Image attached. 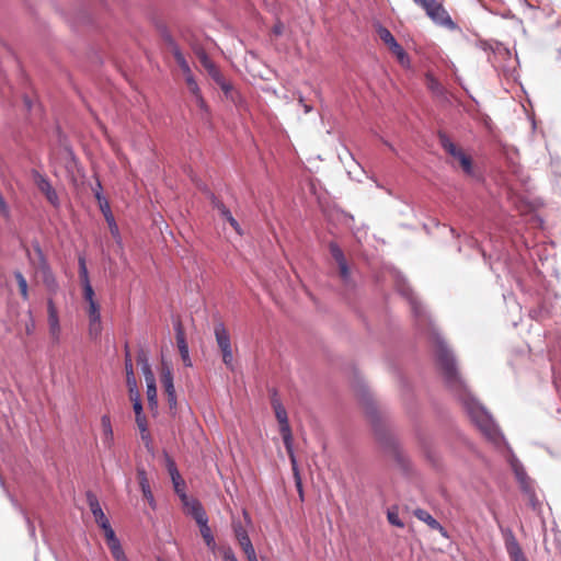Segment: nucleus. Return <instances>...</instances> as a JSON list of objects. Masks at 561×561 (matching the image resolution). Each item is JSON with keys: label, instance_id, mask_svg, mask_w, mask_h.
I'll return each instance as SVG.
<instances>
[{"label": "nucleus", "instance_id": "nucleus-36", "mask_svg": "<svg viewBox=\"0 0 561 561\" xmlns=\"http://www.w3.org/2000/svg\"><path fill=\"white\" fill-rule=\"evenodd\" d=\"M171 480H172L175 493L182 500V494H186L185 493V482H184V480L182 479L181 474H179L178 479L175 477H173V478H171Z\"/></svg>", "mask_w": 561, "mask_h": 561}, {"label": "nucleus", "instance_id": "nucleus-56", "mask_svg": "<svg viewBox=\"0 0 561 561\" xmlns=\"http://www.w3.org/2000/svg\"><path fill=\"white\" fill-rule=\"evenodd\" d=\"M299 103L302 104L305 113H309L312 111V107L310 105L304 103V98L301 95L299 96Z\"/></svg>", "mask_w": 561, "mask_h": 561}, {"label": "nucleus", "instance_id": "nucleus-28", "mask_svg": "<svg viewBox=\"0 0 561 561\" xmlns=\"http://www.w3.org/2000/svg\"><path fill=\"white\" fill-rule=\"evenodd\" d=\"M78 264H79L80 282H81V285L84 286V285H87V283H90L85 257L80 255L78 259Z\"/></svg>", "mask_w": 561, "mask_h": 561}, {"label": "nucleus", "instance_id": "nucleus-25", "mask_svg": "<svg viewBox=\"0 0 561 561\" xmlns=\"http://www.w3.org/2000/svg\"><path fill=\"white\" fill-rule=\"evenodd\" d=\"M232 529L239 545L251 542L247 529L243 527L240 520H232Z\"/></svg>", "mask_w": 561, "mask_h": 561}, {"label": "nucleus", "instance_id": "nucleus-38", "mask_svg": "<svg viewBox=\"0 0 561 561\" xmlns=\"http://www.w3.org/2000/svg\"><path fill=\"white\" fill-rule=\"evenodd\" d=\"M387 518H388V522L396 526V527H399V528H403L404 527V524L403 522L400 519L399 517V514L397 511H393V510H389L388 513H387Z\"/></svg>", "mask_w": 561, "mask_h": 561}, {"label": "nucleus", "instance_id": "nucleus-34", "mask_svg": "<svg viewBox=\"0 0 561 561\" xmlns=\"http://www.w3.org/2000/svg\"><path fill=\"white\" fill-rule=\"evenodd\" d=\"M193 98H194V101H195L197 107L201 111L202 118L203 119L207 118V116H208V106H207V104H206L202 93H199V94H197V95H195Z\"/></svg>", "mask_w": 561, "mask_h": 561}, {"label": "nucleus", "instance_id": "nucleus-22", "mask_svg": "<svg viewBox=\"0 0 561 561\" xmlns=\"http://www.w3.org/2000/svg\"><path fill=\"white\" fill-rule=\"evenodd\" d=\"M137 360L141 368V373L144 375L146 383H151L152 381H156L149 359L144 351L139 352Z\"/></svg>", "mask_w": 561, "mask_h": 561}, {"label": "nucleus", "instance_id": "nucleus-48", "mask_svg": "<svg viewBox=\"0 0 561 561\" xmlns=\"http://www.w3.org/2000/svg\"><path fill=\"white\" fill-rule=\"evenodd\" d=\"M136 416V423L138 425V428L141 433H145L147 431V422L146 416L144 414L135 415Z\"/></svg>", "mask_w": 561, "mask_h": 561}, {"label": "nucleus", "instance_id": "nucleus-61", "mask_svg": "<svg viewBox=\"0 0 561 561\" xmlns=\"http://www.w3.org/2000/svg\"><path fill=\"white\" fill-rule=\"evenodd\" d=\"M25 104H26V106H27L28 108L31 107V104H30L28 100H25Z\"/></svg>", "mask_w": 561, "mask_h": 561}, {"label": "nucleus", "instance_id": "nucleus-2", "mask_svg": "<svg viewBox=\"0 0 561 561\" xmlns=\"http://www.w3.org/2000/svg\"><path fill=\"white\" fill-rule=\"evenodd\" d=\"M278 424H279V433L282 435L284 446H285L288 457L290 459L293 471H294V474L297 480L298 491H299L300 495H302L301 482H300V478H299V473H298V465H297V459H296V455L294 451L293 433H291L289 422H288V420H284V421L278 422Z\"/></svg>", "mask_w": 561, "mask_h": 561}, {"label": "nucleus", "instance_id": "nucleus-17", "mask_svg": "<svg viewBox=\"0 0 561 561\" xmlns=\"http://www.w3.org/2000/svg\"><path fill=\"white\" fill-rule=\"evenodd\" d=\"M137 477H138L139 485H140L144 496L148 500L149 505L151 507H154L156 506L154 497L151 492L150 484H149V481H148V478H147V474H146V471L144 468L137 469Z\"/></svg>", "mask_w": 561, "mask_h": 561}, {"label": "nucleus", "instance_id": "nucleus-5", "mask_svg": "<svg viewBox=\"0 0 561 561\" xmlns=\"http://www.w3.org/2000/svg\"><path fill=\"white\" fill-rule=\"evenodd\" d=\"M34 250L38 257V270L41 272L43 283L49 294L55 295L59 289V284L54 273L51 272V268L49 267L41 247L36 244Z\"/></svg>", "mask_w": 561, "mask_h": 561}, {"label": "nucleus", "instance_id": "nucleus-47", "mask_svg": "<svg viewBox=\"0 0 561 561\" xmlns=\"http://www.w3.org/2000/svg\"><path fill=\"white\" fill-rule=\"evenodd\" d=\"M206 70L214 81L218 80L219 77L222 76L221 72L219 71V69L215 66V64L207 67Z\"/></svg>", "mask_w": 561, "mask_h": 561}, {"label": "nucleus", "instance_id": "nucleus-16", "mask_svg": "<svg viewBox=\"0 0 561 561\" xmlns=\"http://www.w3.org/2000/svg\"><path fill=\"white\" fill-rule=\"evenodd\" d=\"M175 331H176V344L179 347V352L181 354V358H182L183 363L185 364V366H192V362H191L190 354H188V346L186 344L185 336H184V333H183V330H182V327L180 323H178L175 325Z\"/></svg>", "mask_w": 561, "mask_h": 561}, {"label": "nucleus", "instance_id": "nucleus-59", "mask_svg": "<svg viewBox=\"0 0 561 561\" xmlns=\"http://www.w3.org/2000/svg\"><path fill=\"white\" fill-rule=\"evenodd\" d=\"M383 144H385L386 146H388L390 150H392L393 152H397V151H396V149H394V147H393L391 144H389V142H388V141H386V140L383 141Z\"/></svg>", "mask_w": 561, "mask_h": 561}, {"label": "nucleus", "instance_id": "nucleus-7", "mask_svg": "<svg viewBox=\"0 0 561 561\" xmlns=\"http://www.w3.org/2000/svg\"><path fill=\"white\" fill-rule=\"evenodd\" d=\"M504 545L511 561H528L525 557L515 535L508 528L502 529Z\"/></svg>", "mask_w": 561, "mask_h": 561}, {"label": "nucleus", "instance_id": "nucleus-4", "mask_svg": "<svg viewBox=\"0 0 561 561\" xmlns=\"http://www.w3.org/2000/svg\"><path fill=\"white\" fill-rule=\"evenodd\" d=\"M377 33L381 41L389 47L392 54L397 57L401 66L405 68L410 67V58L408 54L404 51L402 46L397 42L391 32L388 28L380 25L377 30Z\"/></svg>", "mask_w": 561, "mask_h": 561}, {"label": "nucleus", "instance_id": "nucleus-23", "mask_svg": "<svg viewBox=\"0 0 561 561\" xmlns=\"http://www.w3.org/2000/svg\"><path fill=\"white\" fill-rule=\"evenodd\" d=\"M385 449L386 451L394 458L399 463L404 462V456L403 453L398 444V442L393 438H387L385 440Z\"/></svg>", "mask_w": 561, "mask_h": 561}, {"label": "nucleus", "instance_id": "nucleus-41", "mask_svg": "<svg viewBox=\"0 0 561 561\" xmlns=\"http://www.w3.org/2000/svg\"><path fill=\"white\" fill-rule=\"evenodd\" d=\"M94 197L99 203V207L103 205V203H108V201L105 198V196L102 193V184L99 180H96L95 187H93Z\"/></svg>", "mask_w": 561, "mask_h": 561}, {"label": "nucleus", "instance_id": "nucleus-62", "mask_svg": "<svg viewBox=\"0 0 561 561\" xmlns=\"http://www.w3.org/2000/svg\"><path fill=\"white\" fill-rule=\"evenodd\" d=\"M243 515H244V517H245L247 519L249 518V516H248V513H247V512H243Z\"/></svg>", "mask_w": 561, "mask_h": 561}, {"label": "nucleus", "instance_id": "nucleus-20", "mask_svg": "<svg viewBox=\"0 0 561 561\" xmlns=\"http://www.w3.org/2000/svg\"><path fill=\"white\" fill-rule=\"evenodd\" d=\"M197 525L199 527L201 535H202L206 546L208 547V549L211 552H215L216 548H217V545H216L213 531H211V529H210V527L208 525V518L205 519L204 522L197 523Z\"/></svg>", "mask_w": 561, "mask_h": 561}, {"label": "nucleus", "instance_id": "nucleus-26", "mask_svg": "<svg viewBox=\"0 0 561 561\" xmlns=\"http://www.w3.org/2000/svg\"><path fill=\"white\" fill-rule=\"evenodd\" d=\"M272 407L277 422L288 420L286 409L277 398L272 399Z\"/></svg>", "mask_w": 561, "mask_h": 561}, {"label": "nucleus", "instance_id": "nucleus-3", "mask_svg": "<svg viewBox=\"0 0 561 561\" xmlns=\"http://www.w3.org/2000/svg\"><path fill=\"white\" fill-rule=\"evenodd\" d=\"M214 334L217 345L222 353V362L228 368L233 367V354L229 333L227 332L224 323H217L214 328Z\"/></svg>", "mask_w": 561, "mask_h": 561}, {"label": "nucleus", "instance_id": "nucleus-43", "mask_svg": "<svg viewBox=\"0 0 561 561\" xmlns=\"http://www.w3.org/2000/svg\"><path fill=\"white\" fill-rule=\"evenodd\" d=\"M89 320L101 319L100 306L98 302H91L88 308Z\"/></svg>", "mask_w": 561, "mask_h": 561}, {"label": "nucleus", "instance_id": "nucleus-60", "mask_svg": "<svg viewBox=\"0 0 561 561\" xmlns=\"http://www.w3.org/2000/svg\"><path fill=\"white\" fill-rule=\"evenodd\" d=\"M557 60L561 62V47L557 51Z\"/></svg>", "mask_w": 561, "mask_h": 561}, {"label": "nucleus", "instance_id": "nucleus-19", "mask_svg": "<svg viewBox=\"0 0 561 561\" xmlns=\"http://www.w3.org/2000/svg\"><path fill=\"white\" fill-rule=\"evenodd\" d=\"M101 213L103 214L107 225H108V228H110V231L112 233V236L114 238H119V230H118V226L115 221V218H114V215L111 210V206H110V203H103V205H101V207H99Z\"/></svg>", "mask_w": 561, "mask_h": 561}, {"label": "nucleus", "instance_id": "nucleus-6", "mask_svg": "<svg viewBox=\"0 0 561 561\" xmlns=\"http://www.w3.org/2000/svg\"><path fill=\"white\" fill-rule=\"evenodd\" d=\"M32 178L37 188L46 196L47 201L55 207L59 206V197L47 176L36 170L32 171Z\"/></svg>", "mask_w": 561, "mask_h": 561}, {"label": "nucleus", "instance_id": "nucleus-49", "mask_svg": "<svg viewBox=\"0 0 561 561\" xmlns=\"http://www.w3.org/2000/svg\"><path fill=\"white\" fill-rule=\"evenodd\" d=\"M222 559H224V561H238V559L231 548H226L222 551Z\"/></svg>", "mask_w": 561, "mask_h": 561}, {"label": "nucleus", "instance_id": "nucleus-27", "mask_svg": "<svg viewBox=\"0 0 561 561\" xmlns=\"http://www.w3.org/2000/svg\"><path fill=\"white\" fill-rule=\"evenodd\" d=\"M146 386L148 405L150 409H156L158 407L156 381H152L151 383H146Z\"/></svg>", "mask_w": 561, "mask_h": 561}, {"label": "nucleus", "instance_id": "nucleus-58", "mask_svg": "<svg viewBox=\"0 0 561 561\" xmlns=\"http://www.w3.org/2000/svg\"><path fill=\"white\" fill-rule=\"evenodd\" d=\"M215 82H216L219 87H222V85L225 84V82H227V81H226V80H225V78L221 76V77H219V79H218V80H216Z\"/></svg>", "mask_w": 561, "mask_h": 561}, {"label": "nucleus", "instance_id": "nucleus-50", "mask_svg": "<svg viewBox=\"0 0 561 561\" xmlns=\"http://www.w3.org/2000/svg\"><path fill=\"white\" fill-rule=\"evenodd\" d=\"M128 387V391H129V396H130V400L134 402L135 399H140V394H139V391H138V388H137V380L135 381V386H127Z\"/></svg>", "mask_w": 561, "mask_h": 561}, {"label": "nucleus", "instance_id": "nucleus-11", "mask_svg": "<svg viewBox=\"0 0 561 561\" xmlns=\"http://www.w3.org/2000/svg\"><path fill=\"white\" fill-rule=\"evenodd\" d=\"M332 257L336 261L341 278L347 283L351 278L350 268L342 249L334 242L329 245Z\"/></svg>", "mask_w": 561, "mask_h": 561}, {"label": "nucleus", "instance_id": "nucleus-55", "mask_svg": "<svg viewBox=\"0 0 561 561\" xmlns=\"http://www.w3.org/2000/svg\"><path fill=\"white\" fill-rule=\"evenodd\" d=\"M283 30H284V25L282 23H277L273 27V33L275 35H280L283 33Z\"/></svg>", "mask_w": 561, "mask_h": 561}, {"label": "nucleus", "instance_id": "nucleus-32", "mask_svg": "<svg viewBox=\"0 0 561 561\" xmlns=\"http://www.w3.org/2000/svg\"><path fill=\"white\" fill-rule=\"evenodd\" d=\"M458 161L466 174L471 175L473 173L472 161L469 156L463 153L458 158Z\"/></svg>", "mask_w": 561, "mask_h": 561}, {"label": "nucleus", "instance_id": "nucleus-21", "mask_svg": "<svg viewBox=\"0 0 561 561\" xmlns=\"http://www.w3.org/2000/svg\"><path fill=\"white\" fill-rule=\"evenodd\" d=\"M170 45H171V50L174 56V59H175L176 64L179 65V67L181 68V70L183 71L185 78L190 75H193L192 70L190 68V65L186 61L182 51L180 50L179 46L172 39H170Z\"/></svg>", "mask_w": 561, "mask_h": 561}, {"label": "nucleus", "instance_id": "nucleus-29", "mask_svg": "<svg viewBox=\"0 0 561 561\" xmlns=\"http://www.w3.org/2000/svg\"><path fill=\"white\" fill-rule=\"evenodd\" d=\"M100 528L104 531V536L108 547L119 542V539L116 537L115 531L110 523Z\"/></svg>", "mask_w": 561, "mask_h": 561}, {"label": "nucleus", "instance_id": "nucleus-40", "mask_svg": "<svg viewBox=\"0 0 561 561\" xmlns=\"http://www.w3.org/2000/svg\"><path fill=\"white\" fill-rule=\"evenodd\" d=\"M165 466H167L170 477L171 478L175 477L178 479L180 472L176 468V465H175L174 460L167 454H165Z\"/></svg>", "mask_w": 561, "mask_h": 561}, {"label": "nucleus", "instance_id": "nucleus-8", "mask_svg": "<svg viewBox=\"0 0 561 561\" xmlns=\"http://www.w3.org/2000/svg\"><path fill=\"white\" fill-rule=\"evenodd\" d=\"M425 12L436 24L450 30L456 28V24L453 22L447 11L437 1H435L433 5H431V9H427Z\"/></svg>", "mask_w": 561, "mask_h": 561}, {"label": "nucleus", "instance_id": "nucleus-13", "mask_svg": "<svg viewBox=\"0 0 561 561\" xmlns=\"http://www.w3.org/2000/svg\"><path fill=\"white\" fill-rule=\"evenodd\" d=\"M87 501H88V505H89L90 511L94 517L95 523L100 527L108 524L110 520L106 517V515L104 514V512L101 507V504H100L96 495L93 492H91V491L87 492Z\"/></svg>", "mask_w": 561, "mask_h": 561}, {"label": "nucleus", "instance_id": "nucleus-52", "mask_svg": "<svg viewBox=\"0 0 561 561\" xmlns=\"http://www.w3.org/2000/svg\"><path fill=\"white\" fill-rule=\"evenodd\" d=\"M133 409H134L135 415L144 414L142 404H141L140 399H135V401L133 402Z\"/></svg>", "mask_w": 561, "mask_h": 561}, {"label": "nucleus", "instance_id": "nucleus-12", "mask_svg": "<svg viewBox=\"0 0 561 561\" xmlns=\"http://www.w3.org/2000/svg\"><path fill=\"white\" fill-rule=\"evenodd\" d=\"M47 312H48V324H49V332L50 335L54 337V340L59 342L60 339V323L58 318V311L55 306L53 297H49L47 299Z\"/></svg>", "mask_w": 561, "mask_h": 561}, {"label": "nucleus", "instance_id": "nucleus-39", "mask_svg": "<svg viewBox=\"0 0 561 561\" xmlns=\"http://www.w3.org/2000/svg\"><path fill=\"white\" fill-rule=\"evenodd\" d=\"M185 81H186V84H187V87H188V90H190V92H191V94H192L193 96H195V95H197V94L202 93V92H201V89H199V87H198V84H197V82H196V80H195V78H194V76H193V75L187 76V77L185 78Z\"/></svg>", "mask_w": 561, "mask_h": 561}, {"label": "nucleus", "instance_id": "nucleus-46", "mask_svg": "<svg viewBox=\"0 0 561 561\" xmlns=\"http://www.w3.org/2000/svg\"><path fill=\"white\" fill-rule=\"evenodd\" d=\"M196 55L205 69L214 64L203 49L197 50Z\"/></svg>", "mask_w": 561, "mask_h": 561}, {"label": "nucleus", "instance_id": "nucleus-42", "mask_svg": "<svg viewBox=\"0 0 561 561\" xmlns=\"http://www.w3.org/2000/svg\"><path fill=\"white\" fill-rule=\"evenodd\" d=\"M240 547L247 556L248 561H254L257 558L252 542L241 545Z\"/></svg>", "mask_w": 561, "mask_h": 561}, {"label": "nucleus", "instance_id": "nucleus-54", "mask_svg": "<svg viewBox=\"0 0 561 561\" xmlns=\"http://www.w3.org/2000/svg\"><path fill=\"white\" fill-rule=\"evenodd\" d=\"M226 220L231 225V227L238 232V233H241L240 231V225L238 224V221L234 219V217L231 215H229Z\"/></svg>", "mask_w": 561, "mask_h": 561}, {"label": "nucleus", "instance_id": "nucleus-1", "mask_svg": "<svg viewBox=\"0 0 561 561\" xmlns=\"http://www.w3.org/2000/svg\"><path fill=\"white\" fill-rule=\"evenodd\" d=\"M399 293L404 296L410 306L412 313L415 318L416 327L426 332L428 339L434 345V353L436 362L443 373L447 387L455 393V396L462 403L468 416L472 423L479 428L482 435L496 448L504 447L507 450V461L518 481L522 491L528 497L530 505L535 508L538 504L533 481L527 476L524 466L513 454L505 437L501 433L499 426L494 422L491 414L471 394L465 381L459 375L456 366V360L453 352L447 346L445 340L439 334L434 325L426 308L413 294L404 280H398L397 284Z\"/></svg>", "mask_w": 561, "mask_h": 561}, {"label": "nucleus", "instance_id": "nucleus-10", "mask_svg": "<svg viewBox=\"0 0 561 561\" xmlns=\"http://www.w3.org/2000/svg\"><path fill=\"white\" fill-rule=\"evenodd\" d=\"M181 502L185 510V513L192 516L195 519L196 524L204 522L205 519L208 518L205 510L197 500L188 497L186 494H182Z\"/></svg>", "mask_w": 561, "mask_h": 561}, {"label": "nucleus", "instance_id": "nucleus-14", "mask_svg": "<svg viewBox=\"0 0 561 561\" xmlns=\"http://www.w3.org/2000/svg\"><path fill=\"white\" fill-rule=\"evenodd\" d=\"M102 425V445L106 450H112L114 447V433L108 415L101 417Z\"/></svg>", "mask_w": 561, "mask_h": 561}, {"label": "nucleus", "instance_id": "nucleus-24", "mask_svg": "<svg viewBox=\"0 0 561 561\" xmlns=\"http://www.w3.org/2000/svg\"><path fill=\"white\" fill-rule=\"evenodd\" d=\"M125 370H126V383L127 386H135L136 377L134 374V366L131 355L128 345H125Z\"/></svg>", "mask_w": 561, "mask_h": 561}, {"label": "nucleus", "instance_id": "nucleus-45", "mask_svg": "<svg viewBox=\"0 0 561 561\" xmlns=\"http://www.w3.org/2000/svg\"><path fill=\"white\" fill-rule=\"evenodd\" d=\"M428 88L436 95H442L443 94V87L433 77H428Z\"/></svg>", "mask_w": 561, "mask_h": 561}, {"label": "nucleus", "instance_id": "nucleus-33", "mask_svg": "<svg viewBox=\"0 0 561 561\" xmlns=\"http://www.w3.org/2000/svg\"><path fill=\"white\" fill-rule=\"evenodd\" d=\"M458 161L466 174L471 175L473 173L472 161L469 156L463 153L458 158Z\"/></svg>", "mask_w": 561, "mask_h": 561}, {"label": "nucleus", "instance_id": "nucleus-31", "mask_svg": "<svg viewBox=\"0 0 561 561\" xmlns=\"http://www.w3.org/2000/svg\"><path fill=\"white\" fill-rule=\"evenodd\" d=\"M115 561H129L122 548L121 541L108 547Z\"/></svg>", "mask_w": 561, "mask_h": 561}, {"label": "nucleus", "instance_id": "nucleus-15", "mask_svg": "<svg viewBox=\"0 0 561 561\" xmlns=\"http://www.w3.org/2000/svg\"><path fill=\"white\" fill-rule=\"evenodd\" d=\"M414 516L430 528L438 530L444 537H447L445 528L427 511L417 508L414 511Z\"/></svg>", "mask_w": 561, "mask_h": 561}, {"label": "nucleus", "instance_id": "nucleus-30", "mask_svg": "<svg viewBox=\"0 0 561 561\" xmlns=\"http://www.w3.org/2000/svg\"><path fill=\"white\" fill-rule=\"evenodd\" d=\"M14 277H15L16 282H18V285H19V288H20V293H21L23 299L26 300L28 298V289H27V282L25 279V277L19 271H16L14 273Z\"/></svg>", "mask_w": 561, "mask_h": 561}, {"label": "nucleus", "instance_id": "nucleus-35", "mask_svg": "<svg viewBox=\"0 0 561 561\" xmlns=\"http://www.w3.org/2000/svg\"><path fill=\"white\" fill-rule=\"evenodd\" d=\"M101 331H102L101 319L89 320V334L93 339H96L101 334Z\"/></svg>", "mask_w": 561, "mask_h": 561}, {"label": "nucleus", "instance_id": "nucleus-44", "mask_svg": "<svg viewBox=\"0 0 561 561\" xmlns=\"http://www.w3.org/2000/svg\"><path fill=\"white\" fill-rule=\"evenodd\" d=\"M83 287V297L85 299V301L90 305L91 302H96L94 300V290L92 288V285L91 283H87V285L82 286Z\"/></svg>", "mask_w": 561, "mask_h": 561}, {"label": "nucleus", "instance_id": "nucleus-18", "mask_svg": "<svg viewBox=\"0 0 561 561\" xmlns=\"http://www.w3.org/2000/svg\"><path fill=\"white\" fill-rule=\"evenodd\" d=\"M438 139L443 149L453 158L458 160V158L465 153L451 141V139L445 133H439Z\"/></svg>", "mask_w": 561, "mask_h": 561}, {"label": "nucleus", "instance_id": "nucleus-53", "mask_svg": "<svg viewBox=\"0 0 561 561\" xmlns=\"http://www.w3.org/2000/svg\"><path fill=\"white\" fill-rule=\"evenodd\" d=\"M436 0H414V2L416 4H419L420 7H422L425 11L427 9H431V5H433V3L435 2Z\"/></svg>", "mask_w": 561, "mask_h": 561}, {"label": "nucleus", "instance_id": "nucleus-57", "mask_svg": "<svg viewBox=\"0 0 561 561\" xmlns=\"http://www.w3.org/2000/svg\"><path fill=\"white\" fill-rule=\"evenodd\" d=\"M220 88L226 95H229L230 91L232 90V87L228 82H225V84Z\"/></svg>", "mask_w": 561, "mask_h": 561}, {"label": "nucleus", "instance_id": "nucleus-51", "mask_svg": "<svg viewBox=\"0 0 561 561\" xmlns=\"http://www.w3.org/2000/svg\"><path fill=\"white\" fill-rule=\"evenodd\" d=\"M364 400L366 401V413L370 416V419L374 421L375 417H376V410L374 408V405L368 402V400L366 399V397H364Z\"/></svg>", "mask_w": 561, "mask_h": 561}, {"label": "nucleus", "instance_id": "nucleus-9", "mask_svg": "<svg viewBox=\"0 0 561 561\" xmlns=\"http://www.w3.org/2000/svg\"><path fill=\"white\" fill-rule=\"evenodd\" d=\"M161 382L164 388L168 403L171 410L176 409V393L173 385V375L172 370L169 366L163 364L162 373H161Z\"/></svg>", "mask_w": 561, "mask_h": 561}, {"label": "nucleus", "instance_id": "nucleus-37", "mask_svg": "<svg viewBox=\"0 0 561 561\" xmlns=\"http://www.w3.org/2000/svg\"><path fill=\"white\" fill-rule=\"evenodd\" d=\"M211 204L220 213V215L226 219L229 215H231V211L225 206L222 202H220L215 196L211 197Z\"/></svg>", "mask_w": 561, "mask_h": 561}]
</instances>
